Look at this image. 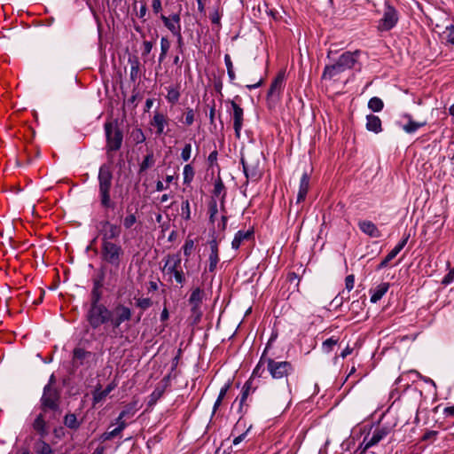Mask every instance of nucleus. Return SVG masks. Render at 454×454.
<instances>
[{"label":"nucleus","mask_w":454,"mask_h":454,"mask_svg":"<svg viewBox=\"0 0 454 454\" xmlns=\"http://www.w3.org/2000/svg\"><path fill=\"white\" fill-rule=\"evenodd\" d=\"M146 13H147L146 4L145 2H141L140 8H139V11L137 12V15L140 20H142L143 21H145Z\"/></svg>","instance_id":"nucleus-53"},{"label":"nucleus","mask_w":454,"mask_h":454,"mask_svg":"<svg viewBox=\"0 0 454 454\" xmlns=\"http://www.w3.org/2000/svg\"><path fill=\"white\" fill-rule=\"evenodd\" d=\"M337 341L338 340L333 337L325 340L322 344V348L324 352L330 353L333 350V347L337 344Z\"/></svg>","instance_id":"nucleus-43"},{"label":"nucleus","mask_w":454,"mask_h":454,"mask_svg":"<svg viewBox=\"0 0 454 454\" xmlns=\"http://www.w3.org/2000/svg\"><path fill=\"white\" fill-rule=\"evenodd\" d=\"M359 229L366 235L372 238L380 237V231L378 227L371 221H360L358 223Z\"/></svg>","instance_id":"nucleus-21"},{"label":"nucleus","mask_w":454,"mask_h":454,"mask_svg":"<svg viewBox=\"0 0 454 454\" xmlns=\"http://www.w3.org/2000/svg\"><path fill=\"white\" fill-rule=\"evenodd\" d=\"M366 129L368 131L378 134L382 131V123L379 116L374 114H368L366 116Z\"/></svg>","instance_id":"nucleus-23"},{"label":"nucleus","mask_w":454,"mask_h":454,"mask_svg":"<svg viewBox=\"0 0 454 454\" xmlns=\"http://www.w3.org/2000/svg\"><path fill=\"white\" fill-rule=\"evenodd\" d=\"M116 424H117V427H115V429L121 434L125 428L126 427L128 426V423L126 422V419H120V416H118V418L116 419Z\"/></svg>","instance_id":"nucleus-56"},{"label":"nucleus","mask_w":454,"mask_h":454,"mask_svg":"<svg viewBox=\"0 0 454 454\" xmlns=\"http://www.w3.org/2000/svg\"><path fill=\"white\" fill-rule=\"evenodd\" d=\"M183 251L186 257H189L194 251L195 248V243L194 240L192 239H186L184 246H183Z\"/></svg>","instance_id":"nucleus-38"},{"label":"nucleus","mask_w":454,"mask_h":454,"mask_svg":"<svg viewBox=\"0 0 454 454\" xmlns=\"http://www.w3.org/2000/svg\"><path fill=\"white\" fill-rule=\"evenodd\" d=\"M170 48V42L166 37H161L160 39V51H168Z\"/></svg>","instance_id":"nucleus-58"},{"label":"nucleus","mask_w":454,"mask_h":454,"mask_svg":"<svg viewBox=\"0 0 454 454\" xmlns=\"http://www.w3.org/2000/svg\"><path fill=\"white\" fill-rule=\"evenodd\" d=\"M150 124L156 128L157 135L160 136L162 134L168 133V131L165 130V128L168 125V118L165 114L160 112H154Z\"/></svg>","instance_id":"nucleus-18"},{"label":"nucleus","mask_w":454,"mask_h":454,"mask_svg":"<svg viewBox=\"0 0 454 454\" xmlns=\"http://www.w3.org/2000/svg\"><path fill=\"white\" fill-rule=\"evenodd\" d=\"M267 359L268 357L265 356V354L263 353L262 356L260 358L259 363L255 366V368L253 371V376H258L261 377L265 366L267 367Z\"/></svg>","instance_id":"nucleus-34"},{"label":"nucleus","mask_w":454,"mask_h":454,"mask_svg":"<svg viewBox=\"0 0 454 454\" xmlns=\"http://www.w3.org/2000/svg\"><path fill=\"white\" fill-rule=\"evenodd\" d=\"M35 450L37 454H55L50 444L43 438L35 443Z\"/></svg>","instance_id":"nucleus-29"},{"label":"nucleus","mask_w":454,"mask_h":454,"mask_svg":"<svg viewBox=\"0 0 454 454\" xmlns=\"http://www.w3.org/2000/svg\"><path fill=\"white\" fill-rule=\"evenodd\" d=\"M224 63H225L227 71L233 69V64H232V61L231 59L230 55L225 54V56H224Z\"/></svg>","instance_id":"nucleus-62"},{"label":"nucleus","mask_w":454,"mask_h":454,"mask_svg":"<svg viewBox=\"0 0 454 454\" xmlns=\"http://www.w3.org/2000/svg\"><path fill=\"white\" fill-rule=\"evenodd\" d=\"M442 37L447 43L454 44V26L446 27L442 32Z\"/></svg>","instance_id":"nucleus-41"},{"label":"nucleus","mask_w":454,"mask_h":454,"mask_svg":"<svg viewBox=\"0 0 454 454\" xmlns=\"http://www.w3.org/2000/svg\"><path fill=\"white\" fill-rule=\"evenodd\" d=\"M90 356V353L82 348H75L73 351V364L75 366L83 364V361Z\"/></svg>","instance_id":"nucleus-28"},{"label":"nucleus","mask_w":454,"mask_h":454,"mask_svg":"<svg viewBox=\"0 0 454 454\" xmlns=\"http://www.w3.org/2000/svg\"><path fill=\"white\" fill-rule=\"evenodd\" d=\"M98 193L100 203L105 208H113L114 203L110 197L112 187L113 173L108 165H102L98 171Z\"/></svg>","instance_id":"nucleus-3"},{"label":"nucleus","mask_w":454,"mask_h":454,"mask_svg":"<svg viewBox=\"0 0 454 454\" xmlns=\"http://www.w3.org/2000/svg\"><path fill=\"white\" fill-rule=\"evenodd\" d=\"M181 216L185 221H188L191 219V207H190V202L188 200H185L182 202Z\"/></svg>","instance_id":"nucleus-39"},{"label":"nucleus","mask_w":454,"mask_h":454,"mask_svg":"<svg viewBox=\"0 0 454 454\" xmlns=\"http://www.w3.org/2000/svg\"><path fill=\"white\" fill-rule=\"evenodd\" d=\"M136 223L137 217L134 214H129L123 219V226L126 229L131 228Z\"/></svg>","instance_id":"nucleus-46"},{"label":"nucleus","mask_w":454,"mask_h":454,"mask_svg":"<svg viewBox=\"0 0 454 454\" xmlns=\"http://www.w3.org/2000/svg\"><path fill=\"white\" fill-rule=\"evenodd\" d=\"M129 62L131 63L130 67V79L132 81H136L138 75L139 71V62L137 59H129Z\"/></svg>","instance_id":"nucleus-44"},{"label":"nucleus","mask_w":454,"mask_h":454,"mask_svg":"<svg viewBox=\"0 0 454 454\" xmlns=\"http://www.w3.org/2000/svg\"><path fill=\"white\" fill-rule=\"evenodd\" d=\"M396 125L407 134H413L427 125V121H416L410 114H403L396 121Z\"/></svg>","instance_id":"nucleus-12"},{"label":"nucleus","mask_w":454,"mask_h":454,"mask_svg":"<svg viewBox=\"0 0 454 454\" xmlns=\"http://www.w3.org/2000/svg\"><path fill=\"white\" fill-rule=\"evenodd\" d=\"M445 417H454V405L445 407L443 410Z\"/></svg>","instance_id":"nucleus-63"},{"label":"nucleus","mask_w":454,"mask_h":454,"mask_svg":"<svg viewBox=\"0 0 454 454\" xmlns=\"http://www.w3.org/2000/svg\"><path fill=\"white\" fill-rule=\"evenodd\" d=\"M454 280V270H451L442 280V284L444 286H448L451 284Z\"/></svg>","instance_id":"nucleus-57"},{"label":"nucleus","mask_w":454,"mask_h":454,"mask_svg":"<svg viewBox=\"0 0 454 454\" xmlns=\"http://www.w3.org/2000/svg\"><path fill=\"white\" fill-rule=\"evenodd\" d=\"M139 408L140 407L138 406L137 401H133V402L129 403V404H127L124 407V409L119 414L120 419H131L132 417H134V415L139 410Z\"/></svg>","instance_id":"nucleus-27"},{"label":"nucleus","mask_w":454,"mask_h":454,"mask_svg":"<svg viewBox=\"0 0 454 454\" xmlns=\"http://www.w3.org/2000/svg\"><path fill=\"white\" fill-rule=\"evenodd\" d=\"M194 169L190 164H186L184 167L183 170V176H184V184H190L194 177Z\"/></svg>","instance_id":"nucleus-35"},{"label":"nucleus","mask_w":454,"mask_h":454,"mask_svg":"<svg viewBox=\"0 0 454 454\" xmlns=\"http://www.w3.org/2000/svg\"><path fill=\"white\" fill-rule=\"evenodd\" d=\"M164 270L175 278L176 283L183 285L185 278L181 266V258L178 254L168 256L165 262Z\"/></svg>","instance_id":"nucleus-7"},{"label":"nucleus","mask_w":454,"mask_h":454,"mask_svg":"<svg viewBox=\"0 0 454 454\" xmlns=\"http://www.w3.org/2000/svg\"><path fill=\"white\" fill-rule=\"evenodd\" d=\"M361 51L356 50L355 51L343 52L335 63L326 65L322 74V79L333 80L345 70L351 69L356 64Z\"/></svg>","instance_id":"nucleus-2"},{"label":"nucleus","mask_w":454,"mask_h":454,"mask_svg":"<svg viewBox=\"0 0 454 454\" xmlns=\"http://www.w3.org/2000/svg\"><path fill=\"white\" fill-rule=\"evenodd\" d=\"M119 434H120V433L114 428L112 431H108V432L104 433L101 435V439L103 441H109V440L114 438L115 436H117Z\"/></svg>","instance_id":"nucleus-54"},{"label":"nucleus","mask_w":454,"mask_h":454,"mask_svg":"<svg viewBox=\"0 0 454 454\" xmlns=\"http://www.w3.org/2000/svg\"><path fill=\"white\" fill-rule=\"evenodd\" d=\"M194 121V111L192 109H188L185 114L184 123L188 126L192 125Z\"/></svg>","instance_id":"nucleus-55"},{"label":"nucleus","mask_w":454,"mask_h":454,"mask_svg":"<svg viewBox=\"0 0 454 454\" xmlns=\"http://www.w3.org/2000/svg\"><path fill=\"white\" fill-rule=\"evenodd\" d=\"M161 20L163 21L165 27L177 37L178 43L182 42L181 35V26H180V16L178 14H173L170 17H166L165 15L160 16Z\"/></svg>","instance_id":"nucleus-15"},{"label":"nucleus","mask_w":454,"mask_h":454,"mask_svg":"<svg viewBox=\"0 0 454 454\" xmlns=\"http://www.w3.org/2000/svg\"><path fill=\"white\" fill-rule=\"evenodd\" d=\"M192 154V145L186 144L181 152V158L184 161H188Z\"/></svg>","instance_id":"nucleus-47"},{"label":"nucleus","mask_w":454,"mask_h":454,"mask_svg":"<svg viewBox=\"0 0 454 454\" xmlns=\"http://www.w3.org/2000/svg\"><path fill=\"white\" fill-rule=\"evenodd\" d=\"M355 286V277L354 275H348L345 278V288L348 292H350Z\"/></svg>","instance_id":"nucleus-52"},{"label":"nucleus","mask_w":454,"mask_h":454,"mask_svg":"<svg viewBox=\"0 0 454 454\" xmlns=\"http://www.w3.org/2000/svg\"><path fill=\"white\" fill-rule=\"evenodd\" d=\"M267 370L270 375L275 380H280L287 377L293 372L294 367L290 362L287 361H276L268 357Z\"/></svg>","instance_id":"nucleus-6"},{"label":"nucleus","mask_w":454,"mask_h":454,"mask_svg":"<svg viewBox=\"0 0 454 454\" xmlns=\"http://www.w3.org/2000/svg\"><path fill=\"white\" fill-rule=\"evenodd\" d=\"M241 163L246 177L255 181L261 176L260 159L258 153L247 152L242 154Z\"/></svg>","instance_id":"nucleus-5"},{"label":"nucleus","mask_w":454,"mask_h":454,"mask_svg":"<svg viewBox=\"0 0 454 454\" xmlns=\"http://www.w3.org/2000/svg\"><path fill=\"white\" fill-rule=\"evenodd\" d=\"M208 244L210 247V254L208 256V261H209L208 270L210 272H214L216 269L217 263L220 261L218 242H217L216 239L214 238L209 241Z\"/></svg>","instance_id":"nucleus-19"},{"label":"nucleus","mask_w":454,"mask_h":454,"mask_svg":"<svg viewBox=\"0 0 454 454\" xmlns=\"http://www.w3.org/2000/svg\"><path fill=\"white\" fill-rule=\"evenodd\" d=\"M44 413L45 412L43 411L37 415L33 423L34 430L37 432L41 438H44L49 434V428L44 419Z\"/></svg>","instance_id":"nucleus-20"},{"label":"nucleus","mask_w":454,"mask_h":454,"mask_svg":"<svg viewBox=\"0 0 454 454\" xmlns=\"http://www.w3.org/2000/svg\"><path fill=\"white\" fill-rule=\"evenodd\" d=\"M383 107L384 103L378 97L372 98L368 102V108L371 109L372 112H380L383 109Z\"/></svg>","instance_id":"nucleus-33"},{"label":"nucleus","mask_w":454,"mask_h":454,"mask_svg":"<svg viewBox=\"0 0 454 454\" xmlns=\"http://www.w3.org/2000/svg\"><path fill=\"white\" fill-rule=\"evenodd\" d=\"M153 163H154L153 154L151 153L147 154L145 157V159L143 160V161L141 162L140 167H139L140 172L145 171L147 168L152 167L153 165Z\"/></svg>","instance_id":"nucleus-40"},{"label":"nucleus","mask_w":454,"mask_h":454,"mask_svg":"<svg viewBox=\"0 0 454 454\" xmlns=\"http://www.w3.org/2000/svg\"><path fill=\"white\" fill-rule=\"evenodd\" d=\"M108 395L105 390H101L100 386H97L95 390L92 392V405L95 407L97 404L102 403Z\"/></svg>","instance_id":"nucleus-31"},{"label":"nucleus","mask_w":454,"mask_h":454,"mask_svg":"<svg viewBox=\"0 0 454 454\" xmlns=\"http://www.w3.org/2000/svg\"><path fill=\"white\" fill-rule=\"evenodd\" d=\"M285 88V72L281 71L275 77L270 84L267 94V100L270 106L275 105L279 101L281 94Z\"/></svg>","instance_id":"nucleus-10"},{"label":"nucleus","mask_w":454,"mask_h":454,"mask_svg":"<svg viewBox=\"0 0 454 454\" xmlns=\"http://www.w3.org/2000/svg\"><path fill=\"white\" fill-rule=\"evenodd\" d=\"M98 301L99 296L97 294L87 314L90 325L93 329H97L110 321L113 326V336L121 335L119 327L122 323L130 320L132 317L131 309L127 306L118 304L114 310H110L104 304L99 303Z\"/></svg>","instance_id":"nucleus-1"},{"label":"nucleus","mask_w":454,"mask_h":454,"mask_svg":"<svg viewBox=\"0 0 454 454\" xmlns=\"http://www.w3.org/2000/svg\"><path fill=\"white\" fill-rule=\"evenodd\" d=\"M250 390H251V385H250V382H246L243 388H242V392H241V395L239 399V412L242 413L244 411H243V408L244 406L246 405V402H247V399L250 394Z\"/></svg>","instance_id":"nucleus-30"},{"label":"nucleus","mask_w":454,"mask_h":454,"mask_svg":"<svg viewBox=\"0 0 454 454\" xmlns=\"http://www.w3.org/2000/svg\"><path fill=\"white\" fill-rule=\"evenodd\" d=\"M410 238V235L407 234L405 235L402 240L399 241V243L392 249L393 252L395 253V254L397 255L401 251L402 249L405 247V245L407 244L408 242V239Z\"/></svg>","instance_id":"nucleus-49"},{"label":"nucleus","mask_w":454,"mask_h":454,"mask_svg":"<svg viewBox=\"0 0 454 454\" xmlns=\"http://www.w3.org/2000/svg\"><path fill=\"white\" fill-rule=\"evenodd\" d=\"M389 284L387 282L380 283L376 287L370 290L371 298L370 301L372 303L378 302L388 291Z\"/></svg>","instance_id":"nucleus-22"},{"label":"nucleus","mask_w":454,"mask_h":454,"mask_svg":"<svg viewBox=\"0 0 454 454\" xmlns=\"http://www.w3.org/2000/svg\"><path fill=\"white\" fill-rule=\"evenodd\" d=\"M59 393L50 384H47L43 388V393L41 398V407L43 412L48 410L56 411L59 409Z\"/></svg>","instance_id":"nucleus-8"},{"label":"nucleus","mask_w":454,"mask_h":454,"mask_svg":"<svg viewBox=\"0 0 454 454\" xmlns=\"http://www.w3.org/2000/svg\"><path fill=\"white\" fill-rule=\"evenodd\" d=\"M203 299V293L200 288L194 289L189 298V302L192 305V313L195 317V321H199L201 317L200 309Z\"/></svg>","instance_id":"nucleus-16"},{"label":"nucleus","mask_w":454,"mask_h":454,"mask_svg":"<svg viewBox=\"0 0 454 454\" xmlns=\"http://www.w3.org/2000/svg\"><path fill=\"white\" fill-rule=\"evenodd\" d=\"M136 304L138 308L146 309L152 306L153 302L149 298H139L137 300Z\"/></svg>","instance_id":"nucleus-48"},{"label":"nucleus","mask_w":454,"mask_h":454,"mask_svg":"<svg viewBox=\"0 0 454 454\" xmlns=\"http://www.w3.org/2000/svg\"><path fill=\"white\" fill-rule=\"evenodd\" d=\"M309 187V176L307 173H303L299 185V191L297 194V203L303 201L306 198Z\"/></svg>","instance_id":"nucleus-24"},{"label":"nucleus","mask_w":454,"mask_h":454,"mask_svg":"<svg viewBox=\"0 0 454 454\" xmlns=\"http://www.w3.org/2000/svg\"><path fill=\"white\" fill-rule=\"evenodd\" d=\"M131 137L136 144H142L145 141V136L141 129H135L131 133Z\"/></svg>","instance_id":"nucleus-42"},{"label":"nucleus","mask_w":454,"mask_h":454,"mask_svg":"<svg viewBox=\"0 0 454 454\" xmlns=\"http://www.w3.org/2000/svg\"><path fill=\"white\" fill-rule=\"evenodd\" d=\"M166 98L169 103H171V104L176 103L180 98L179 90L175 87H168V94H167Z\"/></svg>","instance_id":"nucleus-36"},{"label":"nucleus","mask_w":454,"mask_h":454,"mask_svg":"<svg viewBox=\"0 0 454 454\" xmlns=\"http://www.w3.org/2000/svg\"><path fill=\"white\" fill-rule=\"evenodd\" d=\"M123 254L121 245L114 242L101 243V258L107 264L119 268Z\"/></svg>","instance_id":"nucleus-4"},{"label":"nucleus","mask_w":454,"mask_h":454,"mask_svg":"<svg viewBox=\"0 0 454 454\" xmlns=\"http://www.w3.org/2000/svg\"><path fill=\"white\" fill-rule=\"evenodd\" d=\"M225 187L222 181V179L219 177L217 178L214 183V189H213V195L214 197H221V209L224 210V200L226 196L225 192Z\"/></svg>","instance_id":"nucleus-26"},{"label":"nucleus","mask_w":454,"mask_h":454,"mask_svg":"<svg viewBox=\"0 0 454 454\" xmlns=\"http://www.w3.org/2000/svg\"><path fill=\"white\" fill-rule=\"evenodd\" d=\"M105 131L106 136V147L108 151H117L121 148L122 143V132L111 122L105 124Z\"/></svg>","instance_id":"nucleus-9"},{"label":"nucleus","mask_w":454,"mask_h":454,"mask_svg":"<svg viewBox=\"0 0 454 454\" xmlns=\"http://www.w3.org/2000/svg\"><path fill=\"white\" fill-rule=\"evenodd\" d=\"M99 232L101 235V243L113 242L120 237L121 228L120 225L112 223L109 221H102L99 223Z\"/></svg>","instance_id":"nucleus-11"},{"label":"nucleus","mask_w":454,"mask_h":454,"mask_svg":"<svg viewBox=\"0 0 454 454\" xmlns=\"http://www.w3.org/2000/svg\"><path fill=\"white\" fill-rule=\"evenodd\" d=\"M231 106L233 110L232 118H233V128L235 130V135L238 138L240 137V132L243 127V109L236 104L235 101H231Z\"/></svg>","instance_id":"nucleus-17"},{"label":"nucleus","mask_w":454,"mask_h":454,"mask_svg":"<svg viewBox=\"0 0 454 454\" xmlns=\"http://www.w3.org/2000/svg\"><path fill=\"white\" fill-rule=\"evenodd\" d=\"M208 214L210 223H215L218 214V206L215 198H212L208 203Z\"/></svg>","instance_id":"nucleus-32"},{"label":"nucleus","mask_w":454,"mask_h":454,"mask_svg":"<svg viewBox=\"0 0 454 454\" xmlns=\"http://www.w3.org/2000/svg\"><path fill=\"white\" fill-rule=\"evenodd\" d=\"M389 433H390V429L387 427H377L373 431L372 435H366L364 438L363 443L364 444V450H367V449L378 444Z\"/></svg>","instance_id":"nucleus-14"},{"label":"nucleus","mask_w":454,"mask_h":454,"mask_svg":"<svg viewBox=\"0 0 454 454\" xmlns=\"http://www.w3.org/2000/svg\"><path fill=\"white\" fill-rule=\"evenodd\" d=\"M227 216L226 215H222L221 216V222L218 223V228H220L222 231H224L226 229V226H227Z\"/></svg>","instance_id":"nucleus-64"},{"label":"nucleus","mask_w":454,"mask_h":454,"mask_svg":"<svg viewBox=\"0 0 454 454\" xmlns=\"http://www.w3.org/2000/svg\"><path fill=\"white\" fill-rule=\"evenodd\" d=\"M396 256L395 253L393 252V250H391L387 255L386 257L381 261V262L380 263L379 265V269H382V268H385L387 263L393 260L395 257Z\"/></svg>","instance_id":"nucleus-51"},{"label":"nucleus","mask_w":454,"mask_h":454,"mask_svg":"<svg viewBox=\"0 0 454 454\" xmlns=\"http://www.w3.org/2000/svg\"><path fill=\"white\" fill-rule=\"evenodd\" d=\"M118 386L117 380H114L112 382H110L106 387L104 389L106 394H110L114 389H115Z\"/></svg>","instance_id":"nucleus-60"},{"label":"nucleus","mask_w":454,"mask_h":454,"mask_svg":"<svg viewBox=\"0 0 454 454\" xmlns=\"http://www.w3.org/2000/svg\"><path fill=\"white\" fill-rule=\"evenodd\" d=\"M64 424L72 429H76L79 427V422L74 414H67L64 419Z\"/></svg>","instance_id":"nucleus-37"},{"label":"nucleus","mask_w":454,"mask_h":454,"mask_svg":"<svg viewBox=\"0 0 454 454\" xmlns=\"http://www.w3.org/2000/svg\"><path fill=\"white\" fill-rule=\"evenodd\" d=\"M253 231H239L232 239L231 247L235 250L239 249L241 246L242 242L245 240H248L253 236Z\"/></svg>","instance_id":"nucleus-25"},{"label":"nucleus","mask_w":454,"mask_h":454,"mask_svg":"<svg viewBox=\"0 0 454 454\" xmlns=\"http://www.w3.org/2000/svg\"><path fill=\"white\" fill-rule=\"evenodd\" d=\"M152 8H153V11L154 13H156V14L159 13L162 9L161 1L160 0H153Z\"/></svg>","instance_id":"nucleus-59"},{"label":"nucleus","mask_w":454,"mask_h":454,"mask_svg":"<svg viewBox=\"0 0 454 454\" xmlns=\"http://www.w3.org/2000/svg\"><path fill=\"white\" fill-rule=\"evenodd\" d=\"M163 390L160 388H156L150 395V404L155 403L162 395Z\"/></svg>","instance_id":"nucleus-50"},{"label":"nucleus","mask_w":454,"mask_h":454,"mask_svg":"<svg viewBox=\"0 0 454 454\" xmlns=\"http://www.w3.org/2000/svg\"><path fill=\"white\" fill-rule=\"evenodd\" d=\"M143 45H144V54L148 55L152 51V49H153L152 42L145 41Z\"/></svg>","instance_id":"nucleus-61"},{"label":"nucleus","mask_w":454,"mask_h":454,"mask_svg":"<svg viewBox=\"0 0 454 454\" xmlns=\"http://www.w3.org/2000/svg\"><path fill=\"white\" fill-rule=\"evenodd\" d=\"M398 21V13L395 7L390 4H386L383 17L380 20V28L381 30H390Z\"/></svg>","instance_id":"nucleus-13"},{"label":"nucleus","mask_w":454,"mask_h":454,"mask_svg":"<svg viewBox=\"0 0 454 454\" xmlns=\"http://www.w3.org/2000/svg\"><path fill=\"white\" fill-rule=\"evenodd\" d=\"M173 180H174L173 176H167L165 178L166 184H163L162 181H158L156 183V191L161 192L163 190H167L169 186V184L172 183Z\"/></svg>","instance_id":"nucleus-45"}]
</instances>
